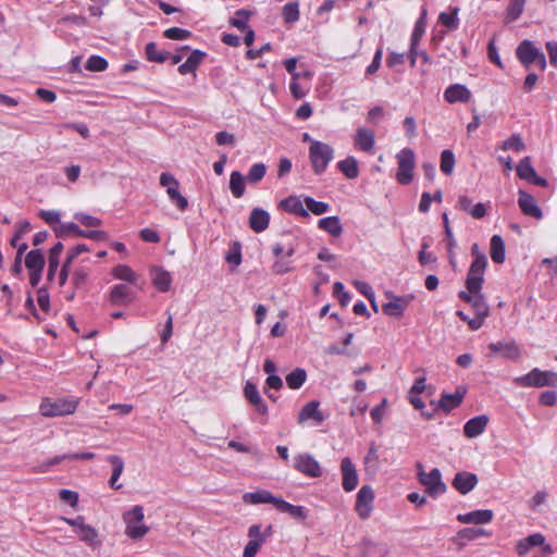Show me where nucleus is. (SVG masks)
<instances>
[{
    "label": "nucleus",
    "mask_w": 557,
    "mask_h": 557,
    "mask_svg": "<svg viewBox=\"0 0 557 557\" xmlns=\"http://www.w3.org/2000/svg\"><path fill=\"white\" fill-rule=\"evenodd\" d=\"M122 519L125 524V534L134 541L143 539L150 530V528L144 523V508L139 505L125 511Z\"/></svg>",
    "instance_id": "f257e3e1"
},
{
    "label": "nucleus",
    "mask_w": 557,
    "mask_h": 557,
    "mask_svg": "<svg viewBox=\"0 0 557 557\" xmlns=\"http://www.w3.org/2000/svg\"><path fill=\"white\" fill-rule=\"evenodd\" d=\"M484 278H481L472 286L470 278H466L467 290H461L458 296L460 299L471 305L475 315L488 317L490 308L484 295L481 293Z\"/></svg>",
    "instance_id": "f03ea898"
},
{
    "label": "nucleus",
    "mask_w": 557,
    "mask_h": 557,
    "mask_svg": "<svg viewBox=\"0 0 557 557\" xmlns=\"http://www.w3.org/2000/svg\"><path fill=\"white\" fill-rule=\"evenodd\" d=\"M334 158V149L323 141L311 140L309 159L314 174L321 175Z\"/></svg>",
    "instance_id": "7ed1b4c3"
},
{
    "label": "nucleus",
    "mask_w": 557,
    "mask_h": 557,
    "mask_svg": "<svg viewBox=\"0 0 557 557\" xmlns=\"http://www.w3.org/2000/svg\"><path fill=\"white\" fill-rule=\"evenodd\" d=\"M416 467L418 469V480L425 487L430 497L436 498L447 491L440 469L434 468L430 472H425L421 462H418Z\"/></svg>",
    "instance_id": "20e7f679"
},
{
    "label": "nucleus",
    "mask_w": 557,
    "mask_h": 557,
    "mask_svg": "<svg viewBox=\"0 0 557 557\" xmlns=\"http://www.w3.org/2000/svg\"><path fill=\"white\" fill-rule=\"evenodd\" d=\"M515 383L521 387H557V373L534 368L529 373L516 377Z\"/></svg>",
    "instance_id": "39448f33"
},
{
    "label": "nucleus",
    "mask_w": 557,
    "mask_h": 557,
    "mask_svg": "<svg viewBox=\"0 0 557 557\" xmlns=\"http://www.w3.org/2000/svg\"><path fill=\"white\" fill-rule=\"evenodd\" d=\"M72 532L91 549H99L102 545L98 530L86 523L83 516L72 519Z\"/></svg>",
    "instance_id": "423d86ee"
},
{
    "label": "nucleus",
    "mask_w": 557,
    "mask_h": 557,
    "mask_svg": "<svg viewBox=\"0 0 557 557\" xmlns=\"http://www.w3.org/2000/svg\"><path fill=\"white\" fill-rule=\"evenodd\" d=\"M396 157L398 161L396 180L401 185H408L413 180V170L416 165L414 152L410 148H404Z\"/></svg>",
    "instance_id": "0eeeda50"
},
{
    "label": "nucleus",
    "mask_w": 557,
    "mask_h": 557,
    "mask_svg": "<svg viewBox=\"0 0 557 557\" xmlns=\"http://www.w3.org/2000/svg\"><path fill=\"white\" fill-rule=\"evenodd\" d=\"M160 185L166 188V194L171 201L180 211H185L188 207V200L180 193V183L171 173L160 175Z\"/></svg>",
    "instance_id": "6e6552de"
},
{
    "label": "nucleus",
    "mask_w": 557,
    "mask_h": 557,
    "mask_svg": "<svg viewBox=\"0 0 557 557\" xmlns=\"http://www.w3.org/2000/svg\"><path fill=\"white\" fill-rule=\"evenodd\" d=\"M471 256L473 260L469 268L467 278H470V284L473 286L478 281L484 278V272L487 265V258L484 252L480 250L478 244H473L471 247Z\"/></svg>",
    "instance_id": "1a4fd4ad"
},
{
    "label": "nucleus",
    "mask_w": 557,
    "mask_h": 557,
    "mask_svg": "<svg viewBox=\"0 0 557 557\" xmlns=\"http://www.w3.org/2000/svg\"><path fill=\"white\" fill-rule=\"evenodd\" d=\"M294 468L309 478H320L322 468L318 460L310 454L302 453L294 457Z\"/></svg>",
    "instance_id": "9d476101"
},
{
    "label": "nucleus",
    "mask_w": 557,
    "mask_h": 557,
    "mask_svg": "<svg viewBox=\"0 0 557 557\" xmlns=\"http://www.w3.org/2000/svg\"><path fill=\"white\" fill-rule=\"evenodd\" d=\"M374 492L370 485H363L357 493L355 509L361 519H368L373 509Z\"/></svg>",
    "instance_id": "9b49d317"
},
{
    "label": "nucleus",
    "mask_w": 557,
    "mask_h": 557,
    "mask_svg": "<svg viewBox=\"0 0 557 557\" xmlns=\"http://www.w3.org/2000/svg\"><path fill=\"white\" fill-rule=\"evenodd\" d=\"M386 296L389 301L382 306V310L385 314L395 318H400L413 299L412 295L395 296L392 293H386Z\"/></svg>",
    "instance_id": "f8f14e48"
},
{
    "label": "nucleus",
    "mask_w": 557,
    "mask_h": 557,
    "mask_svg": "<svg viewBox=\"0 0 557 557\" xmlns=\"http://www.w3.org/2000/svg\"><path fill=\"white\" fill-rule=\"evenodd\" d=\"M341 472L343 476L342 485L344 491H354L359 483V476L357 469L349 457L343 458L341 462Z\"/></svg>",
    "instance_id": "ddd939ff"
},
{
    "label": "nucleus",
    "mask_w": 557,
    "mask_h": 557,
    "mask_svg": "<svg viewBox=\"0 0 557 557\" xmlns=\"http://www.w3.org/2000/svg\"><path fill=\"white\" fill-rule=\"evenodd\" d=\"M40 412L45 417H58L70 413V401L66 399L51 400L46 398L40 404Z\"/></svg>",
    "instance_id": "4468645a"
},
{
    "label": "nucleus",
    "mask_w": 557,
    "mask_h": 557,
    "mask_svg": "<svg viewBox=\"0 0 557 557\" xmlns=\"http://www.w3.org/2000/svg\"><path fill=\"white\" fill-rule=\"evenodd\" d=\"M478 482L479 479L476 474L468 471H460L455 474L451 485L460 494L466 495L476 486Z\"/></svg>",
    "instance_id": "2eb2a0df"
},
{
    "label": "nucleus",
    "mask_w": 557,
    "mask_h": 557,
    "mask_svg": "<svg viewBox=\"0 0 557 557\" xmlns=\"http://www.w3.org/2000/svg\"><path fill=\"white\" fill-rule=\"evenodd\" d=\"M494 512L491 509H478L467 513H459L457 520L465 524H486L493 520Z\"/></svg>",
    "instance_id": "dca6fc26"
},
{
    "label": "nucleus",
    "mask_w": 557,
    "mask_h": 557,
    "mask_svg": "<svg viewBox=\"0 0 557 557\" xmlns=\"http://www.w3.org/2000/svg\"><path fill=\"white\" fill-rule=\"evenodd\" d=\"M516 53L519 61L525 67H529L532 63L536 62L540 50L530 40H523L518 46Z\"/></svg>",
    "instance_id": "f3484780"
},
{
    "label": "nucleus",
    "mask_w": 557,
    "mask_h": 557,
    "mask_svg": "<svg viewBox=\"0 0 557 557\" xmlns=\"http://www.w3.org/2000/svg\"><path fill=\"white\" fill-rule=\"evenodd\" d=\"M518 205L525 215L535 218L536 220L542 219V210L537 206L536 200L530 194L519 190Z\"/></svg>",
    "instance_id": "a211bd4d"
},
{
    "label": "nucleus",
    "mask_w": 557,
    "mask_h": 557,
    "mask_svg": "<svg viewBox=\"0 0 557 557\" xmlns=\"http://www.w3.org/2000/svg\"><path fill=\"white\" fill-rule=\"evenodd\" d=\"M444 99L448 103H456V102H469L471 99V91L461 84H454L446 88L444 91Z\"/></svg>",
    "instance_id": "6ab92c4d"
},
{
    "label": "nucleus",
    "mask_w": 557,
    "mask_h": 557,
    "mask_svg": "<svg viewBox=\"0 0 557 557\" xmlns=\"http://www.w3.org/2000/svg\"><path fill=\"white\" fill-rule=\"evenodd\" d=\"M355 146L364 152H371L375 144L374 133L366 127H359L354 136Z\"/></svg>",
    "instance_id": "aec40b11"
},
{
    "label": "nucleus",
    "mask_w": 557,
    "mask_h": 557,
    "mask_svg": "<svg viewBox=\"0 0 557 557\" xmlns=\"http://www.w3.org/2000/svg\"><path fill=\"white\" fill-rule=\"evenodd\" d=\"M458 208L469 213L474 219H482L487 213V206L483 202L472 203V200L468 196H459Z\"/></svg>",
    "instance_id": "412c9836"
},
{
    "label": "nucleus",
    "mask_w": 557,
    "mask_h": 557,
    "mask_svg": "<svg viewBox=\"0 0 557 557\" xmlns=\"http://www.w3.org/2000/svg\"><path fill=\"white\" fill-rule=\"evenodd\" d=\"M488 349L511 360H517L520 357V349L513 341L492 343L488 345Z\"/></svg>",
    "instance_id": "4be33fe9"
},
{
    "label": "nucleus",
    "mask_w": 557,
    "mask_h": 557,
    "mask_svg": "<svg viewBox=\"0 0 557 557\" xmlns=\"http://www.w3.org/2000/svg\"><path fill=\"white\" fill-rule=\"evenodd\" d=\"M244 395L246 399L256 408V410L260 414H267L268 413V406L261 398L257 386L251 383L247 382L244 387Z\"/></svg>",
    "instance_id": "5701e85b"
},
{
    "label": "nucleus",
    "mask_w": 557,
    "mask_h": 557,
    "mask_svg": "<svg viewBox=\"0 0 557 557\" xmlns=\"http://www.w3.org/2000/svg\"><path fill=\"white\" fill-rule=\"evenodd\" d=\"M488 423V417L485 414L471 418L463 425V433L467 437L473 438L484 432Z\"/></svg>",
    "instance_id": "b1692460"
},
{
    "label": "nucleus",
    "mask_w": 557,
    "mask_h": 557,
    "mask_svg": "<svg viewBox=\"0 0 557 557\" xmlns=\"http://www.w3.org/2000/svg\"><path fill=\"white\" fill-rule=\"evenodd\" d=\"M319 401L312 400L308 403L298 414V422L304 423L307 420H313L315 425L324 421L323 413L319 410Z\"/></svg>",
    "instance_id": "393cba45"
},
{
    "label": "nucleus",
    "mask_w": 557,
    "mask_h": 557,
    "mask_svg": "<svg viewBox=\"0 0 557 557\" xmlns=\"http://www.w3.org/2000/svg\"><path fill=\"white\" fill-rule=\"evenodd\" d=\"M270 223V214L261 208H255L249 216V226L256 233L265 231Z\"/></svg>",
    "instance_id": "a878e982"
},
{
    "label": "nucleus",
    "mask_w": 557,
    "mask_h": 557,
    "mask_svg": "<svg viewBox=\"0 0 557 557\" xmlns=\"http://www.w3.org/2000/svg\"><path fill=\"white\" fill-rule=\"evenodd\" d=\"M276 500H278V497L273 496L265 490L248 492L243 495V502L249 505L273 504L276 507Z\"/></svg>",
    "instance_id": "bb28decb"
},
{
    "label": "nucleus",
    "mask_w": 557,
    "mask_h": 557,
    "mask_svg": "<svg viewBox=\"0 0 557 557\" xmlns=\"http://www.w3.org/2000/svg\"><path fill=\"white\" fill-rule=\"evenodd\" d=\"M278 208L302 218L309 216L308 210L304 207L302 201L297 196H288L287 198L281 200Z\"/></svg>",
    "instance_id": "cd10ccee"
},
{
    "label": "nucleus",
    "mask_w": 557,
    "mask_h": 557,
    "mask_svg": "<svg viewBox=\"0 0 557 557\" xmlns=\"http://www.w3.org/2000/svg\"><path fill=\"white\" fill-rule=\"evenodd\" d=\"M152 284L160 292H168L172 284L171 274L162 268L153 267L150 270Z\"/></svg>",
    "instance_id": "c85d7f7f"
},
{
    "label": "nucleus",
    "mask_w": 557,
    "mask_h": 557,
    "mask_svg": "<svg viewBox=\"0 0 557 557\" xmlns=\"http://www.w3.org/2000/svg\"><path fill=\"white\" fill-rule=\"evenodd\" d=\"M132 299V289L125 284H116L110 292V300L114 305H127Z\"/></svg>",
    "instance_id": "c756f323"
},
{
    "label": "nucleus",
    "mask_w": 557,
    "mask_h": 557,
    "mask_svg": "<svg viewBox=\"0 0 557 557\" xmlns=\"http://www.w3.org/2000/svg\"><path fill=\"white\" fill-rule=\"evenodd\" d=\"M107 460L112 465V475L110 478L109 484L113 490H120L122 484H117V480L123 473L124 461L120 456L116 455H110Z\"/></svg>",
    "instance_id": "7c9ffc66"
},
{
    "label": "nucleus",
    "mask_w": 557,
    "mask_h": 557,
    "mask_svg": "<svg viewBox=\"0 0 557 557\" xmlns=\"http://www.w3.org/2000/svg\"><path fill=\"white\" fill-rule=\"evenodd\" d=\"M318 226L335 237H338L343 233L341 220L336 215L320 219Z\"/></svg>",
    "instance_id": "2f4dec72"
},
{
    "label": "nucleus",
    "mask_w": 557,
    "mask_h": 557,
    "mask_svg": "<svg viewBox=\"0 0 557 557\" xmlns=\"http://www.w3.org/2000/svg\"><path fill=\"white\" fill-rule=\"evenodd\" d=\"M363 557H385L388 548L385 544L374 543L370 540L362 542Z\"/></svg>",
    "instance_id": "473e14b6"
},
{
    "label": "nucleus",
    "mask_w": 557,
    "mask_h": 557,
    "mask_svg": "<svg viewBox=\"0 0 557 557\" xmlns=\"http://www.w3.org/2000/svg\"><path fill=\"white\" fill-rule=\"evenodd\" d=\"M465 393L457 391L454 394H442L441 400H440V407L446 411L449 412L453 409L457 408L462 399H463Z\"/></svg>",
    "instance_id": "72a5a7b5"
},
{
    "label": "nucleus",
    "mask_w": 557,
    "mask_h": 557,
    "mask_svg": "<svg viewBox=\"0 0 557 557\" xmlns=\"http://www.w3.org/2000/svg\"><path fill=\"white\" fill-rule=\"evenodd\" d=\"M491 258L495 263L505 261V243L500 235H493L491 238Z\"/></svg>",
    "instance_id": "f704fd0d"
},
{
    "label": "nucleus",
    "mask_w": 557,
    "mask_h": 557,
    "mask_svg": "<svg viewBox=\"0 0 557 557\" xmlns=\"http://www.w3.org/2000/svg\"><path fill=\"white\" fill-rule=\"evenodd\" d=\"M339 171L350 180L358 177L359 166L355 157H347L337 163Z\"/></svg>",
    "instance_id": "c9c22d12"
},
{
    "label": "nucleus",
    "mask_w": 557,
    "mask_h": 557,
    "mask_svg": "<svg viewBox=\"0 0 557 557\" xmlns=\"http://www.w3.org/2000/svg\"><path fill=\"white\" fill-rule=\"evenodd\" d=\"M25 265L28 270L42 271L45 267V257L41 250H30L25 258Z\"/></svg>",
    "instance_id": "e433bc0d"
},
{
    "label": "nucleus",
    "mask_w": 557,
    "mask_h": 557,
    "mask_svg": "<svg viewBox=\"0 0 557 557\" xmlns=\"http://www.w3.org/2000/svg\"><path fill=\"white\" fill-rule=\"evenodd\" d=\"M112 275L121 281L136 284L138 275L126 264H119L113 268Z\"/></svg>",
    "instance_id": "4c0bfd02"
},
{
    "label": "nucleus",
    "mask_w": 557,
    "mask_h": 557,
    "mask_svg": "<svg viewBox=\"0 0 557 557\" xmlns=\"http://www.w3.org/2000/svg\"><path fill=\"white\" fill-rule=\"evenodd\" d=\"M450 10H451L450 13L442 12L438 15V22L442 25H444L448 30H454V29H457L459 26V18H458L459 8L454 7V8H450Z\"/></svg>",
    "instance_id": "58836bf2"
},
{
    "label": "nucleus",
    "mask_w": 557,
    "mask_h": 557,
    "mask_svg": "<svg viewBox=\"0 0 557 557\" xmlns=\"http://www.w3.org/2000/svg\"><path fill=\"white\" fill-rule=\"evenodd\" d=\"M286 384L292 389L300 388L307 380V373L301 368H296L285 377Z\"/></svg>",
    "instance_id": "ea45409f"
},
{
    "label": "nucleus",
    "mask_w": 557,
    "mask_h": 557,
    "mask_svg": "<svg viewBox=\"0 0 557 557\" xmlns=\"http://www.w3.org/2000/svg\"><path fill=\"white\" fill-rule=\"evenodd\" d=\"M230 189L235 198H240L245 193V177L240 172L234 171L230 177Z\"/></svg>",
    "instance_id": "a19ab883"
},
{
    "label": "nucleus",
    "mask_w": 557,
    "mask_h": 557,
    "mask_svg": "<svg viewBox=\"0 0 557 557\" xmlns=\"http://www.w3.org/2000/svg\"><path fill=\"white\" fill-rule=\"evenodd\" d=\"M275 508L277 510H280L281 512L289 513L294 518H299V519L306 518V511H305L304 507L292 505L282 498H278V500H276Z\"/></svg>",
    "instance_id": "79ce46f5"
},
{
    "label": "nucleus",
    "mask_w": 557,
    "mask_h": 557,
    "mask_svg": "<svg viewBox=\"0 0 557 557\" xmlns=\"http://www.w3.org/2000/svg\"><path fill=\"white\" fill-rule=\"evenodd\" d=\"M147 59L151 62L163 63L170 57V52L159 51L157 44L151 41L146 45L145 48Z\"/></svg>",
    "instance_id": "37998d69"
},
{
    "label": "nucleus",
    "mask_w": 557,
    "mask_h": 557,
    "mask_svg": "<svg viewBox=\"0 0 557 557\" xmlns=\"http://www.w3.org/2000/svg\"><path fill=\"white\" fill-rule=\"evenodd\" d=\"M426 26V10L423 9L419 20L416 22L412 35H411V46L417 47L422 36L425 33Z\"/></svg>",
    "instance_id": "c03bdc74"
},
{
    "label": "nucleus",
    "mask_w": 557,
    "mask_h": 557,
    "mask_svg": "<svg viewBox=\"0 0 557 557\" xmlns=\"http://www.w3.org/2000/svg\"><path fill=\"white\" fill-rule=\"evenodd\" d=\"M516 171L521 180L530 181L532 176H535V170L530 157H524L516 166Z\"/></svg>",
    "instance_id": "a18cd8bd"
},
{
    "label": "nucleus",
    "mask_w": 557,
    "mask_h": 557,
    "mask_svg": "<svg viewBox=\"0 0 557 557\" xmlns=\"http://www.w3.org/2000/svg\"><path fill=\"white\" fill-rule=\"evenodd\" d=\"M272 534V525H268L264 532L261 531V525L252 524L248 529L249 541H257L259 544H263L265 539Z\"/></svg>",
    "instance_id": "49530a36"
},
{
    "label": "nucleus",
    "mask_w": 557,
    "mask_h": 557,
    "mask_svg": "<svg viewBox=\"0 0 557 557\" xmlns=\"http://www.w3.org/2000/svg\"><path fill=\"white\" fill-rule=\"evenodd\" d=\"M251 12L245 9H239L235 12L234 16L230 20V24L239 30H245Z\"/></svg>",
    "instance_id": "de8ad7c7"
},
{
    "label": "nucleus",
    "mask_w": 557,
    "mask_h": 557,
    "mask_svg": "<svg viewBox=\"0 0 557 557\" xmlns=\"http://www.w3.org/2000/svg\"><path fill=\"white\" fill-rule=\"evenodd\" d=\"M304 202L308 211H311L315 215H321L330 210V205L323 201H317L312 197H305Z\"/></svg>",
    "instance_id": "09e8293b"
},
{
    "label": "nucleus",
    "mask_w": 557,
    "mask_h": 557,
    "mask_svg": "<svg viewBox=\"0 0 557 557\" xmlns=\"http://www.w3.org/2000/svg\"><path fill=\"white\" fill-rule=\"evenodd\" d=\"M440 166L444 174L450 175L453 173L455 166V156L451 150L445 149L442 151Z\"/></svg>",
    "instance_id": "8fccbe9b"
},
{
    "label": "nucleus",
    "mask_w": 557,
    "mask_h": 557,
    "mask_svg": "<svg viewBox=\"0 0 557 557\" xmlns=\"http://www.w3.org/2000/svg\"><path fill=\"white\" fill-rule=\"evenodd\" d=\"M83 236L87 238H91L94 240H104L107 239V234L102 231L91 230V231H83L76 224L72 223V236Z\"/></svg>",
    "instance_id": "3c124183"
},
{
    "label": "nucleus",
    "mask_w": 557,
    "mask_h": 557,
    "mask_svg": "<svg viewBox=\"0 0 557 557\" xmlns=\"http://www.w3.org/2000/svg\"><path fill=\"white\" fill-rule=\"evenodd\" d=\"M502 149L505 151L515 150L520 152L525 149V145L520 135L513 134L503 141Z\"/></svg>",
    "instance_id": "603ef678"
},
{
    "label": "nucleus",
    "mask_w": 557,
    "mask_h": 557,
    "mask_svg": "<svg viewBox=\"0 0 557 557\" xmlns=\"http://www.w3.org/2000/svg\"><path fill=\"white\" fill-rule=\"evenodd\" d=\"M283 18L286 23H294L299 20V5L297 2H288L284 5Z\"/></svg>",
    "instance_id": "864d4df0"
},
{
    "label": "nucleus",
    "mask_w": 557,
    "mask_h": 557,
    "mask_svg": "<svg viewBox=\"0 0 557 557\" xmlns=\"http://www.w3.org/2000/svg\"><path fill=\"white\" fill-rule=\"evenodd\" d=\"M85 67L90 72H102L108 67V62L100 55H91L88 58Z\"/></svg>",
    "instance_id": "5fc2aeb1"
},
{
    "label": "nucleus",
    "mask_w": 557,
    "mask_h": 557,
    "mask_svg": "<svg viewBox=\"0 0 557 557\" xmlns=\"http://www.w3.org/2000/svg\"><path fill=\"white\" fill-rule=\"evenodd\" d=\"M490 533L482 528H463L458 532V536L468 541L476 540L481 536H488Z\"/></svg>",
    "instance_id": "6e6d98bb"
},
{
    "label": "nucleus",
    "mask_w": 557,
    "mask_h": 557,
    "mask_svg": "<svg viewBox=\"0 0 557 557\" xmlns=\"http://www.w3.org/2000/svg\"><path fill=\"white\" fill-rule=\"evenodd\" d=\"M265 172L267 168L263 163H255L247 174V181L252 184L258 183L264 177Z\"/></svg>",
    "instance_id": "4d7b16f0"
},
{
    "label": "nucleus",
    "mask_w": 557,
    "mask_h": 557,
    "mask_svg": "<svg viewBox=\"0 0 557 557\" xmlns=\"http://www.w3.org/2000/svg\"><path fill=\"white\" fill-rule=\"evenodd\" d=\"M164 37L172 40H185L191 36V32L180 27H171L164 30Z\"/></svg>",
    "instance_id": "13d9d810"
},
{
    "label": "nucleus",
    "mask_w": 557,
    "mask_h": 557,
    "mask_svg": "<svg viewBox=\"0 0 557 557\" xmlns=\"http://www.w3.org/2000/svg\"><path fill=\"white\" fill-rule=\"evenodd\" d=\"M525 0H511L507 11L508 21L517 20L523 12Z\"/></svg>",
    "instance_id": "bf43d9fd"
},
{
    "label": "nucleus",
    "mask_w": 557,
    "mask_h": 557,
    "mask_svg": "<svg viewBox=\"0 0 557 557\" xmlns=\"http://www.w3.org/2000/svg\"><path fill=\"white\" fill-rule=\"evenodd\" d=\"M225 259L228 263L238 267L242 262V251L240 245L238 243H234L233 246L228 249Z\"/></svg>",
    "instance_id": "052dcab7"
},
{
    "label": "nucleus",
    "mask_w": 557,
    "mask_h": 557,
    "mask_svg": "<svg viewBox=\"0 0 557 557\" xmlns=\"http://www.w3.org/2000/svg\"><path fill=\"white\" fill-rule=\"evenodd\" d=\"M75 219L86 227H97L101 225V220L85 213H75Z\"/></svg>",
    "instance_id": "680f3d73"
},
{
    "label": "nucleus",
    "mask_w": 557,
    "mask_h": 557,
    "mask_svg": "<svg viewBox=\"0 0 557 557\" xmlns=\"http://www.w3.org/2000/svg\"><path fill=\"white\" fill-rule=\"evenodd\" d=\"M333 290L342 306H346L350 301V295L345 290L344 285L341 282L334 283Z\"/></svg>",
    "instance_id": "e2e57ef3"
},
{
    "label": "nucleus",
    "mask_w": 557,
    "mask_h": 557,
    "mask_svg": "<svg viewBox=\"0 0 557 557\" xmlns=\"http://www.w3.org/2000/svg\"><path fill=\"white\" fill-rule=\"evenodd\" d=\"M443 222L445 227V234L447 238V249L448 253L451 256L454 248L456 247V239L454 238L453 232L449 226L448 215L446 213L443 214Z\"/></svg>",
    "instance_id": "0e129e2a"
},
{
    "label": "nucleus",
    "mask_w": 557,
    "mask_h": 557,
    "mask_svg": "<svg viewBox=\"0 0 557 557\" xmlns=\"http://www.w3.org/2000/svg\"><path fill=\"white\" fill-rule=\"evenodd\" d=\"M215 141L219 146H235L236 139L233 134H230L225 131L219 132L215 135Z\"/></svg>",
    "instance_id": "69168bd1"
},
{
    "label": "nucleus",
    "mask_w": 557,
    "mask_h": 557,
    "mask_svg": "<svg viewBox=\"0 0 557 557\" xmlns=\"http://www.w3.org/2000/svg\"><path fill=\"white\" fill-rule=\"evenodd\" d=\"M39 216L48 224L54 225L60 222L61 214L55 210H41Z\"/></svg>",
    "instance_id": "338daca9"
},
{
    "label": "nucleus",
    "mask_w": 557,
    "mask_h": 557,
    "mask_svg": "<svg viewBox=\"0 0 557 557\" xmlns=\"http://www.w3.org/2000/svg\"><path fill=\"white\" fill-rule=\"evenodd\" d=\"M30 230V224L28 221H23L21 223H18V227L15 232V234L13 235V237L11 238L10 240V245L11 246H17L18 244V239L24 235L26 234L27 232H29Z\"/></svg>",
    "instance_id": "774afa93"
}]
</instances>
